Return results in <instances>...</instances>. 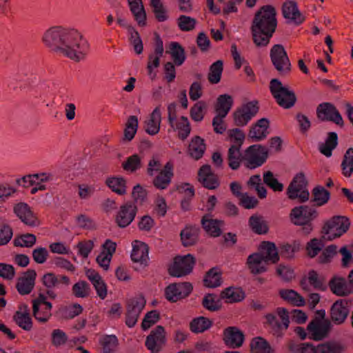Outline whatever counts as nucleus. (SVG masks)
<instances>
[{
    "mask_svg": "<svg viewBox=\"0 0 353 353\" xmlns=\"http://www.w3.org/2000/svg\"><path fill=\"white\" fill-rule=\"evenodd\" d=\"M276 12L270 5L263 6L255 13L250 30L253 43L257 48L266 47L277 27Z\"/></svg>",
    "mask_w": 353,
    "mask_h": 353,
    "instance_id": "1",
    "label": "nucleus"
},
{
    "mask_svg": "<svg viewBox=\"0 0 353 353\" xmlns=\"http://www.w3.org/2000/svg\"><path fill=\"white\" fill-rule=\"evenodd\" d=\"M280 259L276 245L270 241H262L259 252L250 254L247 259V264L253 274H259L268 270L269 263L276 264Z\"/></svg>",
    "mask_w": 353,
    "mask_h": 353,
    "instance_id": "2",
    "label": "nucleus"
},
{
    "mask_svg": "<svg viewBox=\"0 0 353 353\" xmlns=\"http://www.w3.org/2000/svg\"><path fill=\"white\" fill-rule=\"evenodd\" d=\"M82 36L77 30H66L58 52L79 61L84 57Z\"/></svg>",
    "mask_w": 353,
    "mask_h": 353,
    "instance_id": "3",
    "label": "nucleus"
},
{
    "mask_svg": "<svg viewBox=\"0 0 353 353\" xmlns=\"http://www.w3.org/2000/svg\"><path fill=\"white\" fill-rule=\"evenodd\" d=\"M316 316L308 323L307 330L309 332L308 338L316 341L325 339L330 332L332 325L330 319H325V311L319 310L316 311Z\"/></svg>",
    "mask_w": 353,
    "mask_h": 353,
    "instance_id": "4",
    "label": "nucleus"
},
{
    "mask_svg": "<svg viewBox=\"0 0 353 353\" xmlns=\"http://www.w3.org/2000/svg\"><path fill=\"white\" fill-rule=\"evenodd\" d=\"M270 90L277 104L283 108L290 109L296 102L294 92L288 86H284L278 79H272L270 82Z\"/></svg>",
    "mask_w": 353,
    "mask_h": 353,
    "instance_id": "5",
    "label": "nucleus"
},
{
    "mask_svg": "<svg viewBox=\"0 0 353 353\" xmlns=\"http://www.w3.org/2000/svg\"><path fill=\"white\" fill-rule=\"evenodd\" d=\"M277 315L270 313L265 316V325L270 329L271 333L276 337H281L283 331L286 330L290 324L288 311L284 307L276 309Z\"/></svg>",
    "mask_w": 353,
    "mask_h": 353,
    "instance_id": "6",
    "label": "nucleus"
},
{
    "mask_svg": "<svg viewBox=\"0 0 353 353\" xmlns=\"http://www.w3.org/2000/svg\"><path fill=\"white\" fill-rule=\"evenodd\" d=\"M350 226V221L345 216H334L325 222L321 233L327 234L328 241H332L346 233Z\"/></svg>",
    "mask_w": 353,
    "mask_h": 353,
    "instance_id": "7",
    "label": "nucleus"
},
{
    "mask_svg": "<svg viewBox=\"0 0 353 353\" xmlns=\"http://www.w3.org/2000/svg\"><path fill=\"white\" fill-rule=\"evenodd\" d=\"M270 57L272 65L280 76L286 77L290 74L292 65L283 45H274L270 50Z\"/></svg>",
    "mask_w": 353,
    "mask_h": 353,
    "instance_id": "8",
    "label": "nucleus"
},
{
    "mask_svg": "<svg viewBox=\"0 0 353 353\" xmlns=\"http://www.w3.org/2000/svg\"><path fill=\"white\" fill-rule=\"evenodd\" d=\"M308 182L303 172L295 175L287 188V195L290 199H299L300 203L308 201L310 193L307 189Z\"/></svg>",
    "mask_w": 353,
    "mask_h": 353,
    "instance_id": "9",
    "label": "nucleus"
},
{
    "mask_svg": "<svg viewBox=\"0 0 353 353\" xmlns=\"http://www.w3.org/2000/svg\"><path fill=\"white\" fill-rule=\"evenodd\" d=\"M195 263V258L190 254L183 256H176L168 269V273L174 277L185 276L192 272Z\"/></svg>",
    "mask_w": 353,
    "mask_h": 353,
    "instance_id": "10",
    "label": "nucleus"
},
{
    "mask_svg": "<svg viewBox=\"0 0 353 353\" xmlns=\"http://www.w3.org/2000/svg\"><path fill=\"white\" fill-rule=\"evenodd\" d=\"M268 157V151L261 145H252L248 147L243 157L245 165L250 169H254L263 165Z\"/></svg>",
    "mask_w": 353,
    "mask_h": 353,
    "instance_id": "11",
    "label": "nucleus"
},
{
    "mask_svg": "<svg viewBox=\"0 0 353 353\" xmlns=\"http://www.w3.org/2000/svg\"><path fill=\"white\" fill-rule=\"evenodd\" d=\"M32 315L39 322L45 323L52 316V305L47 301V296L39 293L38 296L32 300Z\"/></svg>",
    "mask_w": 353,
    "mask_h": 353,
    "instance_id": "12",
    "label": "nucleus"
},
{
    "mask_svg": "<svg viewBox=\"0 0 353 353\" xmlns=\"http://www.w3.org/2000/svg\"><path fill=\"white\" fill-rule=\"evenodd\" d=\"M146 304V301L142 294L127 301L125 324L129 327H134L139 316Z\"/></svg>",
    "mask_w": 353,
    "mask_h": 353,
    "instance_id": "13",
    "label": "nucleus"
},
{
    "mask_svg": "<svg viewBox=\"0 0 353 353\" xmlns=\"http://www.w3.org/2000/svg\"><path fill=\"white\" fill-rule=\"evenodd\" d=\"M259 110L257 101H250L236 109L233 113L235 125H246L249 121L258 113Z\"/></svg>",
    "mask_w": 353,
    "mask_h": 353,
    "instance_id": "14",
    "label": "nucleus"
},
{
    "mask_svg": "<svg viewBox=\"0 0 353 353\" xmlns=\"http://www.w3.org/2000/svg\"><path fill=\"white\" fill-rule=\"evenodd\" d=\"M41 281L46 288V294L53 300L57 297V294L53 290V288H59L61 285L68 286L70 284V280L68 276H57L52 272L45 274L41 278Z\"/></svg>",
    "mask_w": 353,
    "mask_h": 353,
    "instance_id": "15",
    "label": "nucleus"
},
{
    "mask_svg": "<svg viewBox=\"0 0 353 353\" xmlns=\"http://www.w3.org/2000/svg\"><path fill=\"white\" fill-rule=\"evenodd\" d=\"M316 116L321 121H332L340 127L344 125L343 118L336 107L327 102L319 104L316 108Z\"/></svg>",
    "mask_w": 353,
    "mask_h": 353,
    "instance_id": "16",
    "label": "nucleus"
},
{
    "mask_svg": "<svg viewBox=\"0 0 353 353\" xmlns=\"http://www.w3.org/2000/svg\"><path fill=\"white\" fill-rule=\"evenodd\" d=\"M138 208L132 201L121 205L115 216V223L121 228L128 226L134 219Z\"/></svg>",
    "mask_w": 353,
    "mask_h": 353,
    "instance_id": "17",
    "label": "nucleus"
},
{
    "mask_svg": "<svg viewBox=\"0 0 353 353\" xmlns=\"http://www.w3.org/2000/svg\"><path fill=\"white\" fill-rule=\"evenodd\" d=\"M165 331L162 325H157L146 337L145 345L151 353H159L165 345Z\"/></svg>",
    "mask_w": 353,
    "mask_h": 353,
    "instance_id": "18",
    "label": "nucleus"
},
{
    "mask_svg": "<svg viewBox=\"0 0 353 353\" xmlns=\"http://www.w3.org/2000/svg\"><path fill=\"white\" fill-rule=\"evenodd\" d=\"M317 216L318 212L314 207L300 205L291 210L290 219L296 225L303 222L312 221Z\"/></svg>",
    "mask_w": 353,
    "mask_h": 353,
    "instance_id": "19",
    "label": "nucleus"
},
{
    "mask_svg": "<svg viewBox=\"0 0 353 353\" xmlns=\"http://www.w3.org/2000/svg\"><path fill=\"white\" fill-rule=\"evenodd\" d=\"M349 314L350 305L348 301L345 299H339L330 307V321L335 325H341L345 323Z\"/></svg>",
    "mask_w": 353,
    "mask_h": 353,
    "instance_id": "20",
    "label": "nucleus"
},
{
    "mask_svg": "<svg viewBox=\"0 0 353 353\" xmlns=\"http://www.w3.org/2000/svg\"><path fill=\"white\" fill-rule=\"evenodd\" d=\"M65 30L61 26L52 27L44 32L42 41L47 47L58 52Z\"/></svg>",
    "mask_w": 353,
    "mask_h": 353,
    "instance_id": "21",
    "label": "nucleus"
},
{
    "mask_svg": "<svg viewBox=\"0 0 353 353\" xmlns=\"http://www.w3.org/2000/svg\"><path fill=\"white\" fill-rule=\"evenodd\" d=\"M198 181L203 186L209 190L216 189L219 185L218 176L212 172L208 164L202 165L198 171Z\"/></svg>",
    "mask_w": 353,
    "mask_h": 353,
    "instance_id": "22",
    "label": "nucleus"
},
{
    "mask_svg": "<svg viewBox=\"0 0 353 353\" xmlns=\"http://www.w3.org/2000/svg\"><path fill=\"white\" fill-rule=\"evenodd\" d=\"M37 272L34 270L29 269L18 278L16 288L21 295L29 294L34 288Z\"/></svg>",
    "mask_w": 353,
    "mask_h": 353,
    "instance_id": "23",
    "label": "nucleus"
},
{
    "mask_svg": "<svg viewBox=\"0 0 353 353\" xmlns=\"http://www.w3.org/2000/svg\"><path fill=\"white\" fill-rule=\"evenodd\" d=\"M14 212L26 225L31 227H37L40 225V221L27 203L22 202L17 203L14 207Z\"/></svg>",
    "mask_w": 353,
    "mask_h": 353,
    "instance_id": "24",
    "label": "nucleus"
},
{
    "mask_svg": "<svg viewBox=\"0 0 353 353\" xmlns=\"http://www.w3.org/2000/svg\"><path fill=\"white\" fill-rule=\"evenodd\" d=\"M282 14L285 19H288L296 25H299L305 20L304 17L298 9L294 1H286L282 6Z\"/></svg>",
    "mask_w": 353,
    "mask_h": 353,
    "instance_id": "25",
    "label": "nucleus"
},
{
    "mask_svg": "<svg viewBox=\"0 0 353 353\" xmlns=\"http://www.w3.org/2000/svg\"><path fill=\"white\" fill-rule=\"evenodd\" d=\"M174 165L171 161H168L161 170L158 175L153 180V185L159 190L165 189L171 183L172 178L174 176Z\"/></svg>",
    "mask_w": 353,
    "mask_h": 353,
    "instance_id": "26",
    "label": "nucleus"
},
{
    "mask_svg": "<svg viewBox=\"0 0 353 353\" xmlns=\"http://www.w3.org/2000/svg\"><path fill=\"white\" fill-rule=\"evenodd\" d=\"M225 343L232 347L237 348L242 345L244 341L243 333L236 327H228L223 332Z\"/></svg>",
    "mask_w": 353,
    "mask_h": 353,
    "instance_id": "27",
    "label": "nucleus"
},
{
    "mask_svg": "<svg viewBox=\"0 0 353 353\" xmlns=\"http://www.w3.org/2000/svg\"><path fill=\"white\" fill-rule=\"evenodd\" d=\"M270 121L266 118H262L254 124L249 131L248 136L253 141H258L264 139L268 134V128Z\"/></svg>",
    "mask_w": 353,
    "mask_h": 353,
    "instance_id": "28",
    "label": "nucleus"
},
{
    "mask_svg": "<svg viewBox=\"0 0 353 353\" xmlns=\"http://www.w3.org/2000/svg\"><path fill=\"white\" fill-rule=\"evenodd\" d=\"M201 225L205 231L212 237H218L221 233V228L224 225V221L218 219H207V216H203Z\"/></svg>",
    "mask_w": 353,
    "mask_h": 353,
    "instance_id": "29",
    "label": "nucleus"
},
{
    "mask_svg": "<svg viewBox=\"0 0 353 353\" xmlns=\"http://www.w3.org/2000/svg\"><path fill=\"white\" fill-rule=\"evenodd\" d=\"M200 229L195 226H186L180 233L182 245L189 247L195 245L199 239Z\"/></svg>",
    "mask_w": 353,
    "mask_h": 353,
    "instance_id": "30",
    "label": "nucleus"
},
{
    "mask_svg": "<svg viewBox=\"0 0 353 353\" xmlns=\"http://www.w3.org/2000/svg\"><path fill=\"white\" fill-rule=\"evenodd\" d=\"M161 114L160 105L157 106L150 114V119L146 121L145 130L150 135L157 134L160 130Z\"/></svg>",
    "mask_w": 353,
    "mask_h": 353,
    "instance_id": "31",
    "label": "nucleus"
},
{
    "mask_svg": "<svg viewBox=\"0 0 353 353\" xmlns=\"http://www.w3.org/2000/svg\"><path fill=\"white\" fill-rule=\"evenodd\" d=\"M205 148L204 139L199 136H196L189 144L188 153L192 159L199 160L203 157Z\"/></svg>",
    "mask_w": 353,
    "mask_h": 353,
    "instance_id": "32",
    "label": "nucleus"
},
{
    "mask_svg": "<svg viewBox=\"0 0 353 353\" xmlns=\"http://www.w3.org/2000/svg\"><path fill=\"white\" fill-rule=\"evenodd\" d=\"M130 11L141 26L146 24V13L141 0H128Z\"/></svg>",
    "mask_w": 353,
    "mask_h": 353,
    "instance_id": "33",
    "label": "nucleus"
},
{
    "mask_svg": "<svg viewBox=\"0 0 353 353\" xmlns=\"http://www.w3.org/2000/svg\"><path fill=\"white\" fill-rule=\"evenodd\" d=\"M222 272L219 268L214 267L210 269L206 273L203 279V285L206 288H215L221 285Z\"/></svg>",
    "mask_w": 353,
    "mask_h": 353,
    "instance_id": "34",
    "label": "nucleus"
},
{
    "mask_svg": "<svg viewBox=\"0 0 353 353\" xmlns=\"http://www.w3.org/2000/svg\"><path fill=\"white\" fill-rule=\"evenodd\" d=\"M249 226L257 234H265L268 232L269 227L263 216L259 214H253L249 218Z\"/></svg>",
    "mask_w": 353,
    "mask_h": 353,
    "instance_id": "35",
    "label": "nucleus"
},
{
    "mask_svg": "<svg viewBox=\"0 0 353 353\" xmlns=\"http://www.w3.org/2000/svg\"><path fill=\"white\" fill-rule=\"evenodd\" d=\"M233 105L232 96L224 94H221L216 99L215 104V112L221 117H226Z\"/></svg>",
    "mask_w": 353,
    "mask_h": 353,
    "instance_id": "36",
    "label": "nucleus"
},
{
    "mask_svg": "<svg viewBox=\"0 0 353 353\" xmlns=\"http://www.w3.org/2000/svg\"><path fill=\"white\" fill-rule=\"evenodd\" d=\"M331 291L336 295L345 296L350 294L347 283L344 278L334 277L329 282Z\"/></svg>",
    "mask_w": 353,
    "mask_h": 353,
    "instance_id": "37",
    "label": "nucleus"
},
{
    "mask_svg": "<svg viewBox=\"0 0 353 353\" xmlns=\"http://www.w3.org/2000/svg\"><path fill=\"white\" fill-rule=\"evenodd\" d=\"M312 200L314 206H322L327 203L330 198V192L321 185L315 186L312 190Z\"/></svg>",
    "mask_w": 353,
    "mask_h": 353,
    "instance_id": "38",
    "label": "nucleus"
},
{
    "mask_svg": "<svg viewBox=\"0 0 353 353\" xmlns=\"http://www.w3.org/2000/svg\"><path fill=\"white\" fill-rule=\"evenodd\" d=\"M279 295L292 305L301 307L305 305V299L294 290L282 289L279 291Z\"/></svg>",
    "mask_w": 353,
    "mask_h": 353,
    "instance_id": "39",
    "label": "nucleus"
},
{
    "mask_svg": "<svg viewBox=\"0 0 353 353\" xmlns=\"http://www.w3.org/2000/svg\"><path fill=\"white\" fill-rule=\"evenodd\" d=\"M170 54L173 60V63L177 66L181 65L185 60V52L183 47L178 42H172L170 44V50L166 51Z\"/></svg>",
    "mask_w": 353,
    "mask_h": 353,
    "instance_id": "40",
    "label": "nucleus"
},
{
    "mask_svg": "<svg viewBox=\"0 0 353 353\" xmlns=\"http://www.w3.org/2000/svg\"><path fill=\"white\" fill-rule=\"evenodd\" d=\"M220 296L227 303L239 302L244 299L245 293L240 288L229 287L221 292Z\"/></svg>",
    "mask_w": 353,
    "mask_h": 353,
    "instance_id": "41",
    "label": "nucleus"
},
{
    "mask_svg": "<svg viewBox=\"0 0 353 353\" xmlns=\"http://www.w3.org/2000/svg\"><path fill=\"white\" fill-rule=\"evenodd\" d=\"M137 245H133V249L131 253V259L134 262H139L143 263L146 262L148 259V245L145 243L135 241Z\"/></svg>",
    "mask_w": 353,
    "mask_h": 353,
    "instance_id": "42",
    "label": "nucleus"
},
{
    "mask_svg": "<svg viewBox=\"0 0 353 353\" xmlns=\"http://www.w3.org/2000/svg\"><path fill=\"white\" fill-rule=\"evenodd\" d=\"M107 186L119 195L126 193V181L123 177H109L105 181Z\"/></svg>",
    "mask_w": 353,
    "mask_h": 353,
    "instance_id": "43",
    "label": "nucleus"
},
{
    "mask_svg": "<svg viewBox=\"0 0 353 353\" xmlns=\"http://www.w3.org/2000/svg\"><path fill=\"white\" fill-rule=\"evenodd\" d=\"M338 135L336 132H328L327 139L324 143H322L319 150L320 152L325 157H331L332 150L337 146Z\"/></svg>",
    "mask_w": 353,
    "mask_h": 353,
    "instance_id": "44",
    "label": "nucleus"
},
{
    "mask_svg": "<svg viewBox=\"0 0 353 353\" xmlns=\"http://www.w3.org/2000/svg\"><path fill=\"white\" fill-rule=\"evenodd\" d=\"M252 353H273L274 350L270 343L263 337L254 338L250 343Z\"/></svg>",
    "mask_w": 353,
    "mask_h": 353,
    "instance_id": "45",
    "label": "nucleus"
},
{
    "mask_svg": "<svg viewBox=\"0 0 353 353\" xmlns=\"http://www.w3.org/2000/svg\"><path fill=\"white\" fill-rule=\"evenodd\" d=\"M99 343L102 347L101 353H114L119 345V341L115 335H104L100 339Z\"/></svg>",
    "mask_w": 353,
    "mask_h": 353,
    "instance_id": "46",
    "label": "nucleus"
},
{
    "mask_svg": "<svg viewBox=\"0 0 353 353\" xmlns=\"http://www.w3.org/2000/svg\"><path fill=\"white\" fill-rule=\"evenodd\" d=\"M307 281L308 283L315 290L320 291H325L327 290L326 280L325 276L319 274L317 272L314 270L309 271Z\"/></svg>",
    "mask_w": 353,
    "mask_h": 353,
    "instance_id": "47",
    "label": "nucleus"
},
{
    "mask_svg": "<svg viewBox=\"0 0 353 353\" xmlns=\"http://www.w3.org/2000/svg\"><path fill=\"white\" fill-rule=\"evenodd\" d=\"M138 118L137 116H130L125 125L123 141H130L134 137L138 128Z\"/></svg>",
    "mask_w": 353,
    "mask_h": 353,
    "instance_id": "48",
    "label": "nucleus"
},
{
    "mask_svg": "<svg viewBox=\"0 0 353 353\" xmlns=\"http://www.w3.org/2000/svg\"><path fill=\"white\" fill-rule=\"evenodd\" d=\"M212 325V321L204 316L194 318L190 323V329L194 333H202Z\"/></svg>",
    "mask_w": 353,
    "mask_h": 353,
    "instance_id": "49",
    "label": "nucleus"
},
{
    "mask_svg": "<svg viewBox=\"0 0 353 353\" xmlns=\"http://www.w3.org/2000/svg\"><path fill=\"white\" fill-rule=\"evenodd\" d=\"M208 79L212 84H216L220 82L221 74L223 70V62L221 60H217L213 63L209 70Z\"/></svg>",
    "mask_w": 353,
    "mask_h": 353,
    "instance_id": "50",
    "label": "nucleus"
},
{
    "mask_svg": "<svg viewBox=\"0 0 353 353\" xmlns=\"http://www.w3.org/2000/svg\"><path fill=\"white\" fill-rule=\"evenodd\" d=\"M240 149L241 147L231 145L228 150V165L232 170H237L240 166L241 160H243Z\"/></svg>",
    "mask_w": 353,
    "mask_h": 353,
    "instance_id": "51",
    "label": "nucleus"
},
{
    "mask_svg": "<svg viewBox=\"0 0 353 353\" xmlns=\"http://www.w3.org/2000/svg\"><path fill=\"white\" fill-rule=\"evenodd\" d=\"M341 168L343 174L345 177H350L353 174V148H348L344 156L341 163Z\"/></svg>",
    "mask_w": 353,
    "mask_h": 353,
    "instance_id": "52",
    "label": "nucleus"
},
{
    "mask_svg": "<svg viewBox=\"0 0 353 353\" xmlns=\"http://www.w3.org/2000/svg\"><path fill=\"white\" fill-rule=\"evenodd\" d=\"M13 319L17 325L26 331H30L32 328V321L30 313H22L21 311H17Z\"/></svg>",
    "mask_w": 353,
    "mask_h": 353,
    "instance_id": "53",
    "label": "nucleus"
},
{
    "mask_svg": "<svg viewBox=\"0 0 353 353\" xmlns=\"http://www.w3.org/2000/svg\"><path fill=\"white\" fill-rule=\"evenodd\" d=\"M318 348L321 353H342L345 349L344 345L334 341H327L319 344Z\"/></svg>",
    "mask_w": 353,
    "mask_h": 353,
    "instance_id": "54",
    "label": "nucleus"
},
{
    "mask_svg": "<svg viewBox=\"0 0 353 353\" xmlns=\"http://www.w3.org/2000/svg\"><path fill=\"white\" fill-rule=\"evenodd\" d=\"M122 168L127 172H136L141 168V160L140 157L135 154L128 157L126 161L122 163Z\"/></svg>",
    "mask_w": 353,
    "mask_h": 353,
    "instance_id": "55",
    "label": "nucleus"
},
{
    "mask_svg": "<svg viewBox=\"0 0 353 353\" xmlns=\"http://www.w3.org/2000/svg\"><path fill=\"white\" fill-rule=\"evenodd\" d=\"M174 130H179L178 137L181 140H185L189 136L191 127L190 122L188 118L185 116H182L180 118V122L177 123L176 125V128H173Z\"/></svg>",
    "mask_w": 353,
    "mask_h": 353,
    "instance_id": "56",
    "label": "nucleus"
},
{
    "mask_svg": "<svg viewBox=\"0 0 353 353\" xmlns=\"http://www.w3.org/2000/svg\"><path fill=\"white\" fill-rule=\"evenodd\" d=\"M263 182L274 192H281L283 190V185L274 176L271 171H267L263 174Z\"/></svg>",
    "mask_w": 353,
    "mask_h": 353,
    "instance_id": "57",
    "label": "nucleus"
},
{
    "mask_svg": "<svg viewBox=\"0 0 353 353\" xmlns=\"http://www.w3.org/2000/svg\"><path fill=\"white\" fill-rule=\"evenodd\" d=\"M206 108V103L203 101L196 102L190 110V117L194 121H201L204 117L203 110Z\"/></svg>",
    "mask_w": 353,
    "mask_h": 353,
    "instance_id": "58",
    "label": "nucleus"
},
{
    "mask_svg": "<svg viewBox=\"0 0 353 353\" xmlns=\"http://www.w3.org/2000/svg\"><path fill=\"white\" fill-rule=\"evenodd\" d=\"M150 6L153 8V12L158 21L163 22L168 19V16L161 0H151Z\"/></svg>",
    "mask_w": 353,
    "mask_h": 353,
    "instance_id": "59",
    "label": "nucleus"
},
{
    "mask_svg": "<svg viewBox=\"0 0 353 353\" xmlns=\"http://www.w3.org/2000/svg\"><path fill=\"white\" fill-rule=\"evenodd\" d=\"M90 288L85 281H80L72 286V293L78 298H85L90 295Z\"/></svg>",
    "mask_w": 353,
    "mask_h": 353,
    "instance_id": "60",
    "label": "nucleus"
},
{
    "mask_svg": "<svg viewBox=\"0 0 353 353\" xmlns=\"http://www.w3.org/2000/svg\"><path fill=\"white\" fill-rule=\"evenodd\" d=\"M216 297V296L214 294H207L202 300L203 307L210 312L219 311L221 306L219 301L215 300Z\"/></svg>",
    "mask_w": 353,
    "mask_h": 353,
    "instance_id": "61",
    "label": "nucleus"
},
{
    "mask_svg": "<svg viewBox=\"0 0 353 353\" xmlns=\"http://www.w3.org/2000/svg\"><path fill=\"white\" fill-rule=\"evenodd\" d=\"M160 319V314L157 310H152L147 312L141 323V328L143 330H148L157 323Z\"/></svg>",
    "mask_w": 353,
    "mask_h": 353,
    "instance_id": "62",
    "label": "nucleus"
},
{
    "mask_svg": "<svg viewBox=\"0 0 353 353\" xmlns=\"http://www.w3.org/2000/svg\"><path fill=\"white\" fill-rule=\"evenodd\" d=\"M37 238L34 234L27 233L14 240V246L31 248L36 243Z\"/></svg>",
    "mask_w": 353,
    "mask_h": 353,
    "instance_id": "63",
    "label": "nucleus"
},
{
    "mask_svg": "<svg viewBox=\"0 0 353 353\" xmlns=\"http://www.w3.org/2000/svg\"><path fill=\"white\" fill-rule=\"evenodd\" d=\"M323 245L322 241L316 238L311 239L306 245L307 255L311 258L315 257L322 250Z\"/></svg>",
    "mask_w": 353,
    "mask_h": 353,
    "instance_id": "64",
    "label": "nucleus"
}]
</instances>
